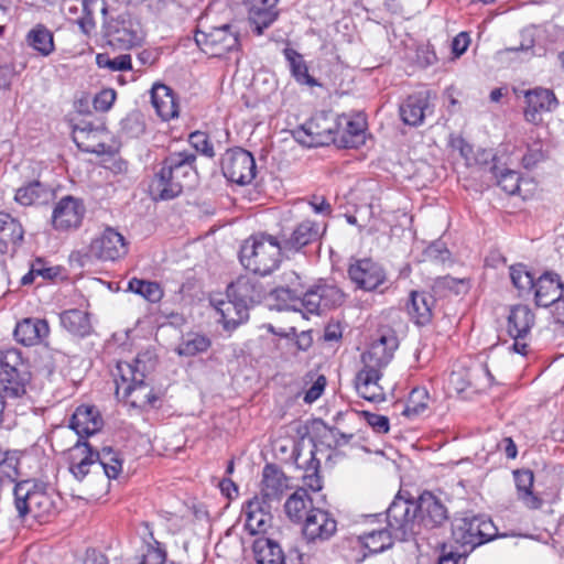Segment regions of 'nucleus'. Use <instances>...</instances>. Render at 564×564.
Returning <instances> with one entry per match:
<instances>
[{
    "label": "nucleus",
    "mask_w": 564,
    "mask_h": 564,
    "mask_svg": "<svg viewBox=\"0 0 564 564\" xmlns=\"http://www.w3.org/2000/svg\"><path fill=\"white\" fill-rule=\"evenodd\" d=\"M85 212V206L80 199L65 196L53 209L52 225L58 231L76 229L82 225Z\"/></svg>",
    "instance_id": "dca6fc26"
},
{
    "label": "nucleus",
    "mask_w": 564,
    "mask_h": 564,
    "mask_svg": "<svg viewBox=\"0 0 564 564\" xmlns=\"http://www.w3.org/2000/svg\"><path fill=\"white\" fill-rule=\"evenodd\" d=\"M30 373L3 361L0 370V397L10 404L26 394Z\"/></svg>",
    "instance_id": "f3484780"
},
{
    "label": "nucleus",
    "mask_w": 564,
    "mask_h": 564,
    "mask_svg": "<svg viewBox=\"0 0 564 564\" xmlns=\"http://www.w3.org/2000/svg\"><path fill=\"white\" fill-rule=\"evenodd\" d=\"M61 325L69 333L77 336H86L90 333L91 325L86 312L73 308L61 313Z\"/></svg>",
    "instance_id": "a19ab883"
},
{
    "label": "nucleus",
    "mask_w": 564,
    "mask_h": 564,
    "mask_svg": "<svg viewBox=\"0 0 564 564\" xmlns=\"http://www.w3.org/2000/svg\"><path fill=\"white\" fill-rule=\"evenodd\" d=\"M326 386V379L324 376H319L312 387L305 392L304 402L313 403L316 401L323 393Z\"/></svg>",
    "instance_id": "052dcab7"
},
{
    "label": "nucleus",
    "mask_w": 564,
    "mask_h": 564,
    "mask_svg": "<svg viewBox=\"0 0 564 564\" xmlns=\"http://www.w3.org/2000/svg\"><path fill=\"white\" fill-rule=\"evenodd\" d=\"M431 398L426 388L416 387L410 392L402 414L411 420L424 416L429 412Z\"/></svg>",
    "instance_id": "ea45409f"
},
{
    "label": "nucleus",
    "mask_w": 564,
    "mask_h": 564,
    "mask_svg": "<svg viewBox=\"0 0 564 564\" xmlns=\"http://www.w3.org/2000/svg\"><path fill=\"white\" fill-rule=\"evenodd\" d=\"M242 512L246 517L245 529L251 535L267 531L272 519L271 503L260 499L259 496H254L245 503Z\"/></svg>",
    "instance_id": "aec40b11"
},
{
    "label": "nucleus",
    "mask_w": 564,
    "mask_h": 564,
    "mask_svg": "<svg viewBox=\"0 0 564 564\" xmlns=\"http://www.w3.org/2000/svg\"><path fill=\"white\" fill-rule=\"evenodd\" d=\"M321 237V227L312 220H303L292 231L282 245L286 251H300L307 245L317 241Z\"/></svg>",
    "instance_id": "473e14b6"
},
{
    "label": "nucleus",
    "mask_w": 564,
    "mask_h": 564,
    "mask_svg": "<svg viewBox=\"0 0 564 564\" xmlns=\"http://www.w3.org/2000/svg\"><path fill=\"white\" fill-rule=\"evenodd\" d=\"M189 143L193 145V148L200 152L203 155L207 158H214L215 151L214 147L208 138V135L205 132L202 131H195L189 134Z\"/></svg>",
    "instance_id": "5fc2aeb1"
},
{
    "label": "nucleus",
    "mask_w": 564,
    "mask_h": 564,
    "mask_svg": "<svg viewBox=\"0 0 564 564\" xmlns=\"http://www.w3.org/2000/svg\"><path fill=\"white\" fill-rule=\"evenodd\" d=\"M365 123L361 120H348L340 141L346 148H356L364 143Z\"/></svg>",
    "instance_id": "8fccbe9b"
},
{
    "label": "nucleus",
    "mask_w": 564,
    "mask_h": 564,
    "mask_svg": "<svg viewBox=\"0 0 564 564\" xmlns=\"http://www.w3.org/2000/svg\"><path fill=\"white\" fill-rule=\"evenodd\" d=\"M527 107L524 110L525 120L530 123H539L542 112H549L557 106L555 95L545 88H534L524 94Z\"/></svg>",
    "instance_id": "4be33fe9"
},
{
    "label": "nucleus",
    "mask_w": 564,
    "mask_h": 564,
    "mask_svg": "<svg viewBox=\"0 0 564 564\" xmlns=\"http://www.w3.org/2000/svg\"><path fill=\"white\" fill-rule=\"evenodd\" d=\"M116 100V93L113 89H104L94 98V108L98 111H107L111 108Z\"/></svg>",
    "instance_id": "bf43d9fd"
},
{
    "label": "nucleus",
    "mask_w": 564,
    "mask_h": 564,
    "mask_svg": "<svg viewBox=\"0 0 564 564\" xmlns=\"http://www.w3.org/2000/svg\"><path fill=\"white\" fill-rule=\"evenodd\" d=\"M494 174L497 178V184L509 195H514L520 188V174L513 170H500L494 166Z\"/></svg>",
    "instance_id": "3c124183"
},
{
    "label": "nucleus",
    "mask_w": 564,
    "mask_h": 564,
    "mask_svg": "<svg viewBox=\"0 0 564 564\" xmlns=\"http://www.w3.org/2000/svg\"><path fill=\"white\" fill-rule=\"evenodd\" d=\"M48 334V324L41 318H24L14 328L15 339L24 346L41 344Z\"/></svg>",
    "instance_id": "c85d7f7f"
},
{
    "label": "nucleus",
    "mask_w": 564,
    "mask_h": 564,
    "mask_svg": "<svg viewBox=\"0 0 564 564\" xmlns=\"http://www.w3.org/2000/svg\"><path fill=\"white\" fill-rule=\"evenodd\" d=\"M398 348L397 336L389 332L375 340L369 349L362 354V362L365 369L380 370L386 367L392 359L394 350Z\"/></svg>",
    "instance_id": "6ab92c4d"
},
{
    "label": "nucleus",
    "mask_w": 564,
    "mask_h": 564,
    "mask_svg": "<svg viewBox=\"0 0 564 564\" xmlns=\"http://www.w3.org/2000/svg\"><path fill=\"white\" fill-rule=\"evenodd\" d=\"M514 481L517 487V497L524 507L531 510L540 509L543 500L532 491L534 476L531 470H516Z\"/></svg>",
    "instance_id": "c9c22d12"
},
{
    "label": "nucleus",
    "mask_w": 564,
    "mask_h": 564,
    "mask_svg": "<svg viewBox=\"0 0 564 564\" xmlns=\"http://www.w3.org/2000/svg\"><path fill=\"white\" fill-rule=\"evenodd\" d=\"M362 415L368 425H370L376 433L386 434L389 432L390 423L387 416L371 413L368 411H364Z\"/></svg>",
    "instance_id": "4d7b16f0"
},
{
    "label": "nucleus",
    "mask_w": 564,
    "mask_h": 564,
    "mask_svg": "<svg viewBox=\"0 0 564 564\" xmlns=\"http://www.w3.org/2000/svg\"><path fill=\"white\" fill-rule=\"evenodd\" d=\"M348 275L356 286L364 291L377 290L386 281V272L371 259H359L350 263Z\"/></svg>",
    "instance_id": "4468645a"
},
{
    "label": "nucleus",
    "mask_w": 564,
    "mask_h": 564,
    "mask_svg": "<svg viewBox=\"0 0 564 564\" xmlns=\"http://www.w3.org/2000/svg\"><path fill=\"white\" fill-rule=\"evenodd\" d=\"M366 549L370 553H380L392 546V539H395L393 530L388 525V529L373 530L366 532L360 536Z\"/></svg>",
    "instance_id": "c03bdc74"
},
{
    "label": "nucleus",
    "mask_w": 564,
    "mask_h": 564,
    "mask_svg": "<svg viewBox=\"0 0 564 564\" xmlns=\"http://www.w3.org/2000/svg\"><path fill=\"white\" fill-rule=\"evenodd\" d=\"M68 470L78 481L89 474L102 473L107 479H116L122 470V463L110 447L94 451L86 441L78 440L68 449Z\"/></svg>",
    "instance_id": "20e7f679"
},
{
    "label": "nucleus",
    "mask_w": 564,
    "mask_h": 564,
    "mask_svg": "<svg viewBox=\"0 0 564 564\" xmlns=\"http://www.w3.org/2000/svg\"><path fill=\"white\" fill-rule=\"evenodd\" d=\"M252 549L258 564H285L282 549L271 539H256Z\"/></svg>",
    "instance_id": "4c0bfd02"
},
{
    "label": "nucleus",
    "mask_w": 564,
    "mask_h": 564,
    "mask_svg": "<svg viewBox=\"0 0 564 564\" xmlns=\"http://www.w3.org/2000/svg\"><path fill=\"white\" fill-rule=\"evenodd\" d=\"M279 0H250L249 22L252 31L261 35L278 18Z\"/></svg>",
    "instance_id": "a878e982"
},
{
    "label": "nucleus",
    "mask_w": 564,
    "mask_h": 564,
    "mask_svg": "<svg viewBox=\"0 0 564 564\" xmlns=\"http://www.w3.org/2000/svg\"><path fill=\"white\" fill-rule=\"evenodd\" d=\"M151 102L162 120L169 121L178 116V104L173 90L161 83H156L151 89Z\"/></svg>",
    "instance_id": "c756f323"
},
{
    "label": "nucleus",
    "mask_w": 564,
    "mask_h": 564,
    "mask_svg": "<svg viewBox=\"0 0 564 564\" xmlns=\"http://www.w3.org/2000/svg\"><path fill=\"white\" fill-rule=\"evenodd\" d=\"M449 382L457 392H464L468 387L485 390L495 383V378L487 362L479 364L468 371L456 370L451 373Z\"/></svg>",
    "instance_id": "a211bd4d"
},
{
    "label": "nucleus",
    "mask_w": 564,
    "mask_h": 564,
    "mask_svg": "<svg viewBox=\"0 0 564 564\" xmlns=\"http://www.w3.org/2000/svg\"><path fill=\"white\" fill-rule=\"evenodd\" d=\"M430 91H419L409 96L400 106V117L405 124L420 126L430 107Z\"/></svg>",
    "instance_id": "bb28decb"
},
{
    "label": "nucleus",
    "mask_w": 564,
    "mask_h": 564,
    "mask_svg": "<svg viewBox=\"0 0 564 564\" xmlns=\"http://www.w3.org/2000/svg\"><path fill=\"white\" fill-rule=\"evenodd\" d=\"M470 39L468 33L460 32L459 34H457L452 41V51L455 54V56L459 57L460 55H463L467 51Z\"/></svg>",
    "instance_id": "680f3d73"
},
{
    "label": "nucleus",
    "mask_w": 564,
    "mask_h": 564,
    "mask_svg": "<svg viewBox=\"0 0 564 564\" xmlns=\"http://www.w3.org/2000/svg\"><path fill=\"white\" fill-rule=\"evenodd\" d=\"M219 488L221 494L225 495L228 499H232L238 496V487L229 478L223 479L219 482Z\"/></svg>",
    "instance_id": "e2e57ef3"
},
{
    "label": "nucleus",
    "mask_w": 564,
    "mask_h": 564,
    "mask_svg": "<svg viewBox=\"0 0 564 564\" xmlns=\"http://www.w3.org/2000/svg\"><path fill=\"white\" fill-rule=\"evenodd\" d=\"M496 535V525L486 517H465L453 524V538L462 545L475 547L491 541Z\"/></svg>",
    "instance_id": "1a4fd4ad"
},
{
    "label": "nucleus",
    "mask_w": 564,
    "mask_h": 564,
    "mask_svg": "<svg viewBox=\"0 0 564 564\" xmlns=\"http://www.w3.org/2000/svg\"><path fill=\"white\" fill-rule=\"evenodd\" d=\"M128 290L141 295L143 299L152 303L159 302L163 296V292L156 282L140 280L137 278L129 281Z\"/></svg>",
    "instance_id": "de8ad7c7"
},
{
    "label": "nucleus",
    "mask_w": 564,
    "mask_h": 564,
    "mask_svg": "<svg viewBox=\"0 0 564 564\" xmlns=\"http://www.w3.org/2000/svg\"><path fill=\"white\" fill-rule=\"evenodd\" d=\"M552 306L555 322L564 325V294H562Z\"/></svg>",
    "instance_id": "338daca9"
},
{
    "label": "nucleus",
    "mask_w": 564,
    "mask_h": 564,
    "mask_svg": "<svg viewBox=\"0 0 564 564\" xmlns=\"http://www.w3.org/2000/svg\"><path fill=\"white\" fill-rule=\"evenodd\" d=\"M381 373L378 370L362 368L356 376L355 384L358 394L370 402L386 400L383 388L379 384Z\"/></svg>",
    "instance_id": "2f4dec72"
},
{
    "label": "nucleus",
    "mask_w": 564,
    "mask_h": 564,
    "mask_svg": "<svg viewBox=\"0 0 564 564\" xmlns=\"http://www.w3.org/2000/svg\"><path fill=\"white\" fill-rule=\"evenodd\" d=\"M538 306L547 307L563 294V283L555 273H544L532 285Z\"/></svg>",
    "instance_id": "cd10ccee"
},
{
    "label": "nucleus",
    "mask_w": 564,
    "mask_h": 564,
    "mask_svg": "<svg viewBox=\"0 0 564 564\" xmlns=\"http://www.w3.org/2000/svg\"><path fill=\"white\" fill-rule=\"evenodd\" d=\"M283 54L289 62L292 75L299 83L310 86L316 85V80L308 74V68L302 55L291 47L284 48Z\"/></svg>",
    "instance_id": "49530a36"
},
{
    "label": "nucleus",
    "mask_w": 564,
    "mask_h": 564,
    "mask_svg": "<svg viewBox=\"0 0 564 564\" xmlns=\"http://www.w3.org/2000/svg\"><path fill=\"white\" fill-rule=\"evenodd\" d=\"M96 63L100 68H108L112 72H122L131 69V56L122 54L111 58L108 54H98Z\"/></svg>",
    "instance_id": "603ef678"
},
{
    "label": "nucleus",
    "mask_w": 564,
    "mask_h": 564,
    "mask_svg": "<svg viewBox=\"0 0 564 564\" xmlns=\"http://www.w3.org/2000/svg\"><path fill=\"white\" fill-rule=\"evenodd\" d=\"M104 130L95 127L90 122H82L74 127L73 140L84 152L102 154L106 151L105 142L102 141Z\"/></svg>",
    "instance_id": "393cba45"
},
{
    "label": "nucleus",
    "mask_w": 564,
    "mask_h": 564,
    "mask_svg": "<svg viewBox=\"0 0 564 564\" xmlns=\"http://www.w3.org/2000/svg\"><path fill=\"white\" fill-rule=\"evenodd\" d=\"M221 171L224 176L232 183L250 184L257 172L254 158L242 148L227 150L221 159Z\"/></svg>",
    "instance_id": "9d476101"
},
{
    "label": "nucleus",
    "mask_w": 564,
    "mask_h": 564,
    "mask_svg": "<svg viewBox=\"0 0 564 564\" xmlns=\"http://www.w3.org/2000/svg\"><path fill=\"white\" fill-rule=\"evenodd\" d=\"M26 42L42 56H48L55 50L53 33L43 24H36L28 32Z\"/></svg>",
    "instance_id": "79ce46f5"
},
{
    "label": "nucleus",
    "mask_w": 564,
    "mask_h": 564,
    "mask_svg": "<svg viewBox=\"0 0 564 564\" xmlns=\"http://www.w3.org/2000/svg\"><path fill=\"white\" fill-rule=\"evenodd\" d=\"M55 192L47 185L33 181L17 189L14 199L22 206L45 205L53 200Z\"/></svg>",
    "instance_id": "72a5a7b5"
},
{
    "label": "nucleus",
    "mask_w": 564,
    "mask_h": 564,
    "mask_svg": "<svg viewBox=\"0 0 564 564\" xmlns=\"http://www.w3.org/2000/svg\"><path fill=\"white\" fill-rule=\"evenodd\" d=\"M31 270L34 272L35 275H41L44 279H51L53 276L52 269L45 268L44 262L41 259L35 260L31 264Z\"/></svg>",
    "instance_id": "69168bd1"
},
{
    "label": "nucleus",
    "mask_w": 564,
    "mask_h": 564,
    "mask_svg": "<svg viewBox=\"0 0 564 564\" xmlns=\"http://www.w3.org/2000/svg\"><path fill=\"white\" fill-rule=\"evenodd\" d=\"M83 8L85 17L79 20V26L86 34H89L95 28L94 14L96 11L101 13L104 20L108 19V10L105 0H84Z\"/></svg>",
    "instance_id": "09e8293b"
},
{
    "label": "nucleus",
    "mask_w": 564,
    "mask_h": 564,
    "mask_svg": "<svg viewBox=\"0 0 564 564\" xmlns=\"http://www.w3.org/2000/svg\"><path fill=\"white\" fill-rule=\"evenodd\" d=\"M165 560V550L155 541V545L148 546L139 564H164Z\"/></svg>",
    "instance_id": "13d9d810"
},
{
    "label": "nucleus",
    "mask_w": 564,
    "mask_h": 564,
    "mask_svg": "<svg viewBox=\"0 0 564 564\" xmlns=\"http://www.w3.org/2000/svg\"><path fill=\"white\" fill-rule=\"evenodd\" d=\"M212 341L207 336L198 333H188L183 337L176 351L180 356L193 357L207 351Z\"/></svg>",
    "instance_id": "a18cd8bd"
},
{
    "label": "nucleus",
    "mask_w": 564,
    "mask_h": 564,
    "mask_svg": "<svg viewBox=\"0 0 564 564\" xmlns=\"http://www.w3.org/2000/svg\"><path fill=\"white\" fill-rule=\"evenodd\" d=\"M128 251L123 236L112 228L105 229L89 245V256L102 261H115Z\"/></svg>",
    "instance_id": "ddd939ff"
},
{
    "label": "nucleus",
    "mask_w": 564,
    "mask_h": 564,
    "mask_svg": "<svg viewBox=\"0 0 564 564\" xmlns=\"http://www.w3.org/2000/svg\"><path fill=\"white\" fill-rule=\"evenodd\" d=\"M434 299L425 292L413 291L406 304V310L411 318L417 325H425L432 317V305Z\"/></svg>",
    "instance_id": "e433bc0d"
},
{
    "label": "nucleus",
    "mask_w": 564,
    "mask_h": 564,
    "mask_svg": "<svg viewBox=\"0 0 564 564\" xmlns=\"http://www.w3.org/2000/svg\"><path fill=\"white\" fill-rule=\"evenodd\" d=\"M337 530L336 520L325 510L311 508L303 521L302 532L308 542H323Z\"/></svg>",
    "instance_id": "2eb2a0df"
},
{
    "label": "nucleus",
    "mask_w": 564,
    "mask_h": 564,
    "mask_svg": "<svg viewBox=\"0 0 564 564\" xmlns=\"http://www.w3.org/2000/svg\"><path fill=\"white\" fill-rule=\"evenodd\" d=\"M447 520L445 503L431 491L422 492L415 501L397 496L387 510V523L400 541L420 534L422 529L441 528Z\"/></svg>",
    "instance_id": "f257e3e1"
},
{
    "label": "nucleus",
    "mask_w": 564,
    "mask_h": 564,
    "mask_svg": "<svg viewBox=\"0 0 564 564\" xmlns=\"http://www.w3.org/2000/svg\"><path fill=\"white\" fill-rule=\"evenodd\" d=\"M510 278L513 285L519 290L531 289L534 283L531 273L522 265L511 267Z\"/></svg>",
    "instance_id": "6e6d98bb"
},
{
    "label": "nucleus",
    "mask_w": 564,
    "mask_h": 564,
    "mask_svg": "<svg viewBox=\"0 0 564 564\" xmlns=\"http://www.w3.org/2000/svg\"><path fill=\"white\" fill-rule=\"evenodd\" d=\"M215 308L220 315L219 322L228 332L236 329L249 318V308L235 299L220 300L215 303Z\"/></svg>",
    "instance_id": "7c9ffc66"
},
{
    "label": "nucleus",
    "mask_w": 564,
    "mask_h": 564,
    "mask_svg": "<svg viewBox=\"0 0 564 564\" xmlns=\"http://www.w3.org/2000/svg\"><path fill=\"white\" fill-rule=\"evenodd\" d=\"M328 430H329V433L332 434V436L335 438L336 446H341V445L348 444L350 442V440L352 438V434L343 433L335 427H329Z\"/></svg>",
    "instance_id": "774afa93"
},
{
    "label": "nucleus",
    "mask_w": 564,
    "mask_h": 564,
    "mask_svg": "<svg viewBox=\"0 0 564 564\" xmlns=\"http://www.w3.org/2000/svg\"><path fill=\"white\" fill-rule=\"evenodd\" d=\"M346 294L336 285L318 282L308 289L301 301L302 306L311 314H323L344 304Z\"/></svg>",
    "instance_id": "f8f14e48"
},
{
    "label": "nucleus",
    "mask_w": 564,
    "mask_h": 564,
    "mask_svg": "<svg viewBox=\"0 0 564 564\" xmlns=\"http://www.w3.org/2000/svg\"><path fill=\"white\" fill-rule=\"evenodd\" d=\"M311 508H313L312 499L304 488L294 491L284 505L286 516L293 522L304 521Z\"/></svg>",
    "instance_id": "58836bf2"
},
{
    "label": "nucleus",
    "mask_w": 564,
    "mask_h": 564,
    "mask_svg": "<svg viewBox=\"0 0 564 564\" xmlns=\"http://www.w3.org/2000/svg\"><path fill=\"white\" fill-rule=\"evenodd\" d=\"M317 214H330L332 207L324 197H314L310 203Z\"/></svg>",
    "instance_id": "0e129e2a"
},
{
    "label": "nucleus",
    "mask_w": 564,
    "mask_h": 564,
    "mask_svg": "<svg viewBox=\"0 0 564 564\" xmlns=\"http://www.w3.org/2000/svg\"><path fill=\"white\" fill-rule=\"evenodd\" d=\"M104 33L108 44L117 50H130L140 45L144 39L140 22L129 13H118L105 19Z\"/></svg>",
    "instance_id": "0eeeda50"
},
{
    "label": "nucleus",
    "mask_w": 564,
    "mask_h": 564,
    "mask_svg": "<svg viewBox=\"0 0 564 564\" xmlns=\"http://www.w3.org/2000/svg\"><path fill=\"white\" fill-rule=\"evenodd\" d=\"M268 291L256 278L239 276L227 288V297L235 299L248 308L256 303H260Z\"/></svg>",
    "instance_id": "412c9836"
},
{
    "label": "nucleus",
    "mask_w": 564,
    "mask_h": 564,
    "mask_svg": "<svg viewBox=\"0 0 564 564\" xmlns=\"http://www.w3.org/2000/svg\"><path fill=\"white\" fill-rule=\"evenodd\" d=\"M195 42L204 53L214 57L236 50L239 44L238 33L229 24L214 26L208 31L198 29L195 32Z\"/></svg>",
    "instance_id": "9b49d317"
},
{
    "label": "nucleus",
    "mask_w": 564,
    "mask_h": 564,
    "mask_svg": "<svg viewBox=\"0 0 564 564\" xmlns=\"http://www.w3.org/2000/svg\"><path fill=\"white\" fill-rule=\"evenodd\" d=\"M282 250L283 245L273 236H252L241 246L240 262L253 273L267 275L278 268Z\"/></svg>",
    "instance_id": "39448f33"
},
{
    "label": "nucleus",
    "mask_w": 564,
    "mask_h": 564,
    "mask_svg": "<svg viewBox=\"0 0 564 564\" xmlns=\"http://www.w3.org/2000/svg\"><path fill=\"white\" fill-rule=\"evenodd\" d=\"M288 488V479L275 465L267 464L262 470L261 491L259 498L272 503L279 501Z\"/></svg>",
    "instance_id": "b1692460"
},
{
    "label": "nucleus",
    "mask_w": 564,
    "mask_h": 564,
    "mask_svg": "<svg viewBox=\"0 0 564 564\" xmlns=\"http://www.w3.org/2000/svg\"><path fill=\"white\" fill-rule=\"evenodd\" d=\"M195 153L187 150L169 154L150 184L153 198L167 200L178 196L195 181Z\"/></svg>",
    "instance_id": "7ed1b4c3"
},
{
    "label": "nucleus",
    "mask_w": 564,
    "mask_h": 564,
    "mask_svg": "<svg viewBox=\"0 0 564 564\" xmlns=\"http://www.w3.org/2000/svg\"><path fill=\"white\" fill-rule=\"evenodd\" d=\"M535 316L527 305H516L508 316V334L512 338H527L534 325Z\"/></svg>",
    "instance_id": "f704fd0d"
},
{
    "label": "nucleus",
    "mask_w": 564,
    "mask_h": 564,
    "mask_svg": "<svg viewBox=\"0 0 564 564\" xmlns=\"http://www.w3.org/2000/svg\"><path fill=\"white\" fill-rule=\"evenodd\" d=\"M545 159V153L543 151V144L541 141H534L529 144L527 148V152L522 156V164L525 169H532L538 163L542 162Z\"/></svg>",
    "instance_id": "864d4df0"
},
{
    "label": "nucleus",
    "mask_w": 564,
    "mask_h": 564,
    "mask_svg": "<svg viewBox=\"0 0 564 564\" xmlns=\"http://www.w3.org/2000/svg\"><path fill=\"white\" fill-rule=\"evenodd\" d=\"M155 366L156 359L151 351L140 352L131 361H119L113 373L117 395L122 394L135 408L154 406L159 398L147 378Z\"/></svg>",
    "instance_id": "f03ea898"
},
{
    "label": "nucleus",
    "mask_w": 564,
    "mask_h": 564,
    "mask_svg": "<svg viewBox=\"0 0 564 564\" xmlns=\"http://www.w3.org/2000/svg\"><path fill=\"white\" fill-rule=\"evenodd\" d=\"M104 421L99 410L95 405L82 404L72 415L69 427L76 432L79 438L94 435L101 430Z\"/></svg>",
    "instance_id": "5701e85b"
},
{
    "label": "nucleus",
    "mask_w": 564,
    "mask_h": 564,
    "mask_svg": "<svg viewBox=\"0 0 564 564\" xmlns=\"http://www.w3.org/2000/svg\"><path fill=\"white\" fill-rule=\"evenodd\" d=\"M24 230L15 218L7 213H0V245L7 248L17 246L23 240Z\"/></svg>",
    "instance_id": "37998d69"
},
{
    "label": "nucleus",
    "mask_w": 564,
    "mask_h": 564,
    "mask_svg": "<svg viewBox=\"0 0 564 564\" xmlns=\"http://www.w3.org/2000/svg\"><path fill=\"white\" fill-rule=\"evenodd\" d=\"M13 495L15 509L21 518L29 514L34 519H42L54 509L51 496L32 480L18 482Z\"/></svg>",
    "instance_id": "423d86ee"
},
{
    "label": "nucleus",
    "mask_w": 564,
    "mask_h": 564,
    "mask_svg": "<svg viewBox=\"0 0 564 564\" xmlns=\"http://www.w3.org/2000/svg\"><path fill=\"white\" fill-rule=\"evenodd\" d=\"M337 124L332 115L317 112L293 131L297 142L305 147H319L337 140Z\"/></svg>",
    "instance_id": "6e6552de"
}]
</instances>
